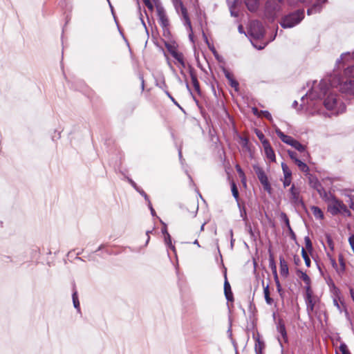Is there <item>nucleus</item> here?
Listing matches in <instances>:
<instances>
[{
    "label": "nucleus",
    "instance_id": "obj_1",
    "mask_svg": "<svg viewBox=\"0 0 354 354\" xmlns=\"http://www.w3.org/2000/svg\"><path fill=\"white\" fill-rule=\"evenodd\" d=\"M354 64L347 66L343 75H335L330 80L331 86L338 87L342 93L354 94Z\"/></svg>",
    "mask_w": 354,
    "mask_h": 354
},
{
    "label": "nucleus",
    "instance_id": "obj_2",
    "mask_svg": "<svg viewBox=\"0 0 354 354\" xmlns=\"http://www.w3.org/2000/svg\"><path fill=\"white\" fill-rule=\"evenodd\" d=\"M304 17V10L298 9L284 15L279 24L283 28H291L300 24Z\"/></svg>",
    "mask_w": 354,
    "mask_h": 354
},
{
    "label": "nucleus",
    "instance_id": "obj_3",
    "mask_svg": "<svg viewBox=\"0 0 354 354\" xmlns=\"http://www.w3.org/2000/svg\"><path fill=\"white\" fill-rule=\"evenodd\" d=\"M253 169L264 190L266 191L268 194H271L272 187L264 170L257 165H253Z\"/></svg>",
    "mask_w": 354,
    "mask_h": 354
},
{
    "label": "nucleus",
    "instance_id": "obj_4",
    "mask_svg": "<svg viewBox=\"0 0 354 354\" xmlns=\"http://www.w3.org/2000/svg\"><path fill=\"white\" fill-rule=\"evenodd\" d=\"M248 33L253 39H259L263 37L265 30L259 21H253L250 23Z\"/></svg>",
    "mask_w": 354,
    "mask_h": 354
},
{
    "label": "nucleus",
    "instance_id": "obj_5",
    "mask_svg": "<svg viewBox=\"0 0 354 354\" xmlns=\"http://www.w3.org/2000/svg\"><path fill=\"white\" fill-rule=\"evenodd\" d=\"M172 1L174 2V4L176 9H178V6L180 8L182 15L185 19V25L189 28V30L190 31V32L189 34V38L192 41H194L192 27V24H191V21H190L189 17L187 14V8L184 6L181 0H172Z\"/></svg>",
    "mask_w": 354,
    "mask_h": 354
},
{
    "label": "nucleus",
    "instance_id": "obj_6",
    "mask_svg": "<svg viewBox=\"0 0 354 354\" xmlns=\"http://www.w3.org/2000/svg\"><path fill=\"white\" fill-rule=\"evenodd\" d=\"M156 10L158 17V21L160 26L165 32H169L168 26H169V19L166 15L165 10L161 3L156 4Z\"/></svg>",
    "mask_w": 354,
    "mask_h": 354
},
{
    "label": "nucleus",
    "instance_id": "obj_7",
    "mask_svg": "<svg viewBox=\"0 0 354 354\" xmlns=\"http://www.w3.org/2000/svg\"><path fill=\"white\" fill-rule=\"evenodd\" d=\"M289 192L290 194L291 203L294 205L305 207V203L303 199L300 198V189L299 188H296L295 185H292L289 189Z\"/></svg>",
    "mask_w": 354,
    "mask_h": 354
},
{
    "label": "nucleus",
    "instance_id": "obj_8",
    "mask_svg": "<svg viewBox=\"0 0 354 354\" xmlns=\"http://www.w3.org/2000/svg\"><path fill=\"white\" fill-rule=\"evenodd\" d=\"M339 104L336 95L330 93L324 100V106L328 110H334Z\"/></svg>",
    "mask_w": 354,
    "mask_h": 354
},
{
    "label": "nucleus",
    "instance_id": "obj_9",
    "mask_svg": "<svg viewBox=\"0 0 354 354\" xmlns=\"http://www.w3.org/2000/svg\"><path fill=\"white\" fill-rule=\"evenodd\" d=\"M319 92L312 96L313 98H322L326 96L329 91V86L326 80H322L318 85Z\"/></svg>",
    "mask_w": 354,
    "mask_h": 354
},
{
    "label": "nucleus",
    "instance_id": "obj_10",
    "mask_svg": "<svg viewBox=\"0 0 354 354\" xmlns=\"http://www.w3.org/2000/svg\"><path fill=\"white\" fill-rule=\"evenodd\" d=\"M188 69H189V75H190V77L192 80L193 86H194L195 91L197 92V93L198 95H201V88H200V84H199V82L197 78L196 70L191 65H189Z\"/></svg>",
    "mask_w": 354,
    "mask_h": 354
},
{
    "label": "nucleus",
    "instance_id": "obj_11",
    "mask_svg": "<svg viewBox=\"0 0 354 354\" xmlns=\"http://www.w3.org/2000/svg\"><path fill=\"white\" fill-rule=\"evenodd\" d=\"M342 201L337 199L336 198H333V201L328 205V212H329L333 216L337 215L340 213Z\"/></svg>",
    "mask_w": 354,
    "mask_h": 354
},
{
    "label": "nucleus",
    "instance_id": "obj_12",
    "mask_svg": "<svg viewBox=\"0 0 354 354\" xmlns=\"http://www.w3.org/2000/svg\"><path fill=\"white\" fill-rule=\"evenodd\" d=\"M277 331L279 333L283 338L285 343L288 342V333L286 331L285 324L282 319H279L277 322Z\"/></svg>",
    "mask_w": 354,
    "mask_h": 354
},
{
    "label": "nucleus",
    "instance_id": "obj_13",
    "mask_svg": "<svg viewBox=\"0 0 354 354\" xmlns=\"http://www.w3.org/2000/svg\"><path fill=\"white\" fill-rule=\"evenodd\" d=\"M223 72L224 73L225 77L228 80L230 86L234 88L236 91H238L239 84L238 81L234 78L233 75L225 68H223Z\"/></svg>",
    "mask_w": 354,
    "mask_h": 354
},
{
    "label": "nucleus",
    "instance_id": "obj_14",
    "mask_svg": "<svg viewBox=\"0 0 354 354\" xmlns=\"http://www.w3.org/2000/svg\"><path fill=\"white\" fill-rule=\"evenodd\" d=\"M263 147L266 158L268 159H269L271 162H274L276 160V156H275L274 150L270 145V142L264 141Z\"/></svg>",
    "mask_w": 354,
    "mask_h": 354
},
{
    "label": "nucleus",
    "instance_id": "obj_15",
    "mask_svg": "<svg viewBox=\"0 0 354 354\" xmlns=\"http://www.w3.org/2000/svg\"><path fill=\"white\" fill-rule=\"evenodd\" d=\"M224 277H225L224 294H225L226 299L228 301H232L234 300L233 293H232V289H231L230 284V283H229V281H227V279L226 271L225 272Z\"/></svg>",
    "mask_w": 354,
    "mask_h": 354
},
{
    "label": "nucleus",
    "instance_id": "obj_16",
    "mask_svg": "<svg viewBox=\"0 0 354 354\" xmlns=\"http://www.w3.org/2000/svg\"><path fill=\"white\" fill-rule=\"evenodd\" d=\"M276 134L278 137L281 140V141L290 146L292 145L294 140H295L290 136L286 135L283 132H282L279 128L275 129Z\"/></svg>",
    "mask_w": 354,
    "mask_h": 354
},
{
    "label": "nucleus",
    "instance_id": "obj_17",
    "mask_svg": "<svg viewBox=\"0 0 354 354\" xmlns=\"http://www.w3.org/2000/svg\"><path fill=\"white\" fill-rule=\"evenodd\" d=\"M280 274L283 277H287L289 274L288 263L283 256L279 257Z\"/></svg>",
    "mask_w": 354,
    "mask_h": 354
},
{
    "label": "nucleus",
    "instance_id": "obj_18",
    "mask_svg": "<svg viewBox=\"0 0 354 354\" xmlns=\"http://www.w3.org/2000/svg\"><path fill=\"white\" fill-rule=\"evenodd\" d=\"M326 282L328 286L330 292L335 295H338L340 293L339 289L335 286L333 279L330 277L325 278Z\"/></svg>",
    "mask_w": 354,
    "mask_h": 354
},
{
    "label": "nucleus",
    "instance_id": "obj_19",
    "mask_svg": "<svg viewBox=\"0 0 354 354\" xmlns=\"http://www.w3.org/2000/svg\"><path fill=\"white\" fill-rule=\"evenodd\" d=\"M322 3L319 2V1H317L315 3L313 4L312 6H310L308 10H307V15H314V14H316V13H319L322 11Z\"/></svg>",
    "mask_w": 354,
    "mask_h": 354
},
{
    "label": "nucleus",
    "instance_id": "obj_20",
    "mask_svg": "<svg viewBox=\"0 0 354 354\" xmlns=\"http://www.w3.org/2000/svg\"><path fill=\"white\" fill-rule=\"evenodd\" d=\"M268 254H269V267L272 270V272H276L277 270V265L275 263L274 254L272 253V251L271 250V248L268 249Z\"/></svg>",
    "mask_w": 354,
    "mask_h": 354
},
{
    "label": "nucleus",
    "instance_id": "obj_21",
    "mask_svg": "<svg viewBox=\"0 0 354 354\" xmlns=\"http://www.w3.org/2000/svg\"><path fill=\"white\" fill-rule=\"evenodd\" d=\"M314 216L317 219H323L324 216L322 210L317 206L313 205L310 207Z\"/></svg>",
    "mask_w": 354,
    "mask_h": 354
},
{
    "label": "nucleus",
    "instance_id": "obj_22",
    "mask_svg": "<svg viewBox=\"0 0 354 354\" xmlns=\"http://www.w3.org/2000/svg\"><path fill=\"white\" fill-rule=\"evenodd\" d=\"M245 5L248 9L251 12L256 11L259 7V3L257 0H247Z\"/></svg>",
    "mask_w": 354,
    "mask_h": 354
},
{
    "label": "nucleus",
    "instance_id": "obj_23",
    "mask_svg": "<svg viewBox=\"0 0 354 354\" xmlns=\"http://www.w3.org/2000/svg\"><path fill=\"white\" fill-rule=\"evenodd\" d=\"M297 274L298 277L304 281L306 285H309L311 283L310 278L306 272L301 270H297Z\"/></svg>",
    "mask_w": 354,
    "mask_h": 354
},
{
    "label": "nucleus",
    "instance_id": "obj_24",
    "mask_svg": "<svg viewBox=\"0 0 354 354\" xmlns=\"http://www.w3.org/2000/svg\"><path fill=\"white\" fill-rule=\"evenodd\" d=\"M263 294L266 302L268 305L272 304L274 301L273 299L271 298L270 296L269 284H267L266 286L263 287Z\"/></svg>",
    "mask_w": 354,
    "mask_h": 354
},
{
    "label": "nucleus",
    "instance_id": "obj_25",
    "mask_svg": "<svg viewBox=\"0 0 354 354\" xmlns=\"http://www.w3.org/2000/svg\"><path fill=\"white\" fill-rule=\"evenodd\" d=\"M309 179V184L310 186L313 188L314 189H316L317 188H320V186L322 185V183L319 182L318 178L315 176H313L310 175V176L308 178Z\"/></svg>",
    "mask_w": 354,
    "mask_h": 354
},
{
    "label": "nucleus",
    "instance_id": "obj_26",
    "mask_svg": "<svg viewBox=\"0 0 354 354\" xmlns=\"http://www.w3.org/2000/svg\"><path fill=\"white\" fill-rule=\"evenodd\" d=\"M264 348V342L261 341L259 338L256 339L254 350L256 354H262V350Z\"/></svg>",
    "mask_w": 354,
    "mask_h": 354
},
{
    "label": "nucleus",
    "instance_id": "obj_27",
    "mask_svg": "<svg viewBox=\"0 0 354 354\" xmlns=\"http://www.w3.org/2000/svg\"><path fill=\"white\" fill-rule=\"evenodd\" d=\"M295 164L297 165L299 169L304 173H307L309 171V167L304 162H302L300 159L297 160V162Z\"/></svg>",
    "mask_w": 354,
    "mask_h": 354
},
{
    "label": "nucleus",
    "instance_id": "obj_28",
    "mask_svg": "<svg viewBox=\"0 0 354 354\" xmlns=\"http://www.w3.org/2000/svg\"><path fill=\"white\" fill-rule=\"evenodd\" d=\"M237 205L239 209L241 217L242 218L243 221H244L245 223H247L248 219L246 209H245V206L241 205L239 203H238Z\"/></svg>",
    "mask_w": 354,
    "mask_h": 354
},
{
    "label": "nucleus",
    "instance_id": "obj_29",
    "mask_svg": "<svg viewBox=\"0 0 354 354\" xmlns=\"http://www.w3.org/2000/svg\"><path fill=\"white\" fill-rule=\"evenodd\" d=\"M73 303L74 308L77 310V312L80 313V301L78 299L77 291H74L72 295Z\"/></svg>",
    "mask_w": 354,
    "mask_h": 354
},
{
    "label": "nucleus",
    "instance_id": "obj_30",
    "mask_svg": "<svg viewBox=\"0 0 354 354\" xmlns=\"http://www.w3.org/2000/svg\"><path fill=\"white\" fill-rule=\"evenodd\" d=\"M231 191H232V196L234 198V199L236 201L237 203H239V190H238V188H237L236 184L234 182H232L231 184Z\"/></svg>",
    "mask_w": 354,
    "mask_h": 354
},
{
    "label": "nucleus",
    "instance_id": "obj_31",
    "mask_svg": "<svg viewBox=\"0 0 354 354\" xmlns=\"http://www.w3.org/2000/svg\"><path fill=\"white\" fill-rule=\"evenodd\" d=\"M291 147L295 148L296 150H297L299 152H304L306 151V147L301 144L298 140H295L293 143L292 144Z\"/></svg>",
    "mask_w": 354,
    "mask_h": 354
},
{
    "label": "nucleus",
    "instance_id": "obj_32",
    "mask_svg": "<svg viewBox=\"0 0 354 354\" xmlns=\"http://www.w3.org/2000/svg\"><path fill=\"white\" fill-rule=\"evenodd\" d=\"M164 239H165V243L167 246V248H169V249H171V250L175 252L176 248H175V246L171 243V237L170 234H167V235H165V236L164 237Z\"/></svg>",
    "mask_w": 354,
    "mask_h": 354
},
{
    "label": "nucleus",
    "instance_id": "obj_33",
    "mask_svg": "<svg viewBox=\"0 0 354 354\" xmlns=\"http://www.w3.org/2000/svg\"><path fill=\"white\" fill-rule=\"evenodd\" d=\"M301 253L302 258L304 260L306 266L307 267H310V263H311L310 259L308 254H307L306 250L304 248H301Z\"/></svg>",
    "mask_w": 354,
    "mask_h": 354
},
{
    "label": "nucleus",
    "instance_id": "obj_34",
    "mask_svg": "<svg viewBox=\"0 0 354 354\" xmlns=\"http://www.w3.org/2000/svg\"><path fill=\"white\" fill-rule=\"evenodd\" d=\"M307 311L309 313L310 311H313L315 306V302L312 298H305Z\"/></svg>",
    "mask_w": 354,
    "mask_h": 354
},
{
    "label": "nucleus",
    "instance_id": "obj_35",
    "mask_svg": "<svg viewBox=\"0 0 354 354\" xmlns=\"http://www.w3.org/2000/svg\"><path fill=\"white\" fill-rule=\"evenodd\" d=\"M281 168H282V171H283L284 177L288 178V177L292 176V171H290L288 166L286 163H284V162L281 163Z\"/></svg>",
    "mask_w": 354,
    "mask_h": 354
},
{
    "label": "nucleus",
    "instance_id": "obj_36",
    "mask_svg": "<svg viewBox=\"0 0 354 354\" xmlns=\"http://www.w3.org/2000/svg\"><path fill=\"white\" fill-rule=\"evenodd\" d=\"M165 93L176 106H177L183 112L185 113V109L178 103L167 90H165Z\"/></svg>",
    "mask_w": 354,
    "mask_h": 354
},
{
    "label": "nucleus",
    "instance_id": "obj_37",
    "mask_svg": "<svg viewBox=\"0 0 354 354\" xmlns=\"http://www.w3.org/2000/svg\"><path fill=\"white\" fill-rule=\"evenodd\" d=\"M280 219L285 223V225L286 226L287 228L290 227L289 218L285 212H281Z\"/></svg>",
    "mask_w": 354,
    "mask_h": 354
},
{
    "label": "nucleus",
    "instance_id": "obj_38",
    "mask_svg": "<svg viewBox=\"0 0 354 354\" xmlns=\"http://www.w3.org/2000/svg\"><path fill=\"white\" fill-rule=\"evenodd\" d=\"M304 242H305V245H306V248L307 249V250L309 252H311L313 250V244H312L311 240L308 236H306L304 237Z\"/></svg>",
    "mask_w": 354,
    "mask_h": 354
},
{
    "label": "nucleus",
    "instance_id": "obj_39",
    "mask_svg": "<svg viewBox=\"0 0 354 354\" xmlns=\"http://www.w3.org/2000/svg\"><path fill=\"white\" fill-rule=\"evenodd\" d=\"M235 167H236V170L237 173L239 174V176L241 178L242 183L245 185V181H246L245 175L243 169L239 165H236Z\"/></svg>",
    "mask_w": 354,
    "mask_h": 354
},
{
    "label": "nucleus",
    "instance_id": "obj_40",
    "mask_svg": "<svg viewBox=\"0 0 354 354\" xmlns=\"http://www.w3.org/2000/svg\"><path fill=\"white\" fill-rule=\"evenodd\" d=\"M325 236H326V242H327V244H328L329 248L330 249L331 251H333L334 250V243H333V240L330 234L326 233L325 234Z\"/></svg>",
    "mask_w": 354,
    "mask_h": 354
},
{
    "label": "nucleus",
    "instance_id": "obj_41",
    "mask_svg": "<svg viewBox=\"0 0 354 354\" xmlns=\"http://www.w3.org/2000/svg\"><path fill=\"white\" fill-rule=\"evenodd\" d=\"M339 348L342 354H351L345 342H341Z\"/></svg>",
    "mask_w": 354,
    "mask_h": 354
},
{
    "label": "nucleus",
    "instance_id": "obj_42",
    "mask_svg": "<svg viewBox=\"0 0 354 354\" xmlns=\"http://www.w3.org/2000/svg\"><path fill=\"white\" fill-rule=\"evenodd\" d=\"M255 133H256V136L259 139V140L261 141V142L262 143V145H263V142L264 141H269L268 140H267L265 138V136H264V134L263 133V132L261 131H260L259 129H256L255 130Z\"/></svg>",
    "mask_w": 354,
    "mask_h": 354
},
{
    "label": "nucleus",
    "instance_id": "obj_43",
    "mask_svg": "<svg viewBox=\"0 0 354 354\" xmlns=\"http://www.w3.org/2000/svg\"><path fill=\"white\" fill-rule=\"evenodd\" d=\"M171 56L178 62L184 59V55L182 53L178 52V50L175 52H172Z\"/></svg>",
    "mask_w": 354,
    "mask_h": 354
},
{
    "label": "nucleus",
    "instance_id": "obj_44",
    "mask_svg": "<svg viewBox=\"0 0 354 354\" xmlns=\"http://www.w3.org/2000/svg\"><path fill=\"white\" fill-rule=\"evenodd\" d=\"M341 208H340V213L341 212H343L347 216H351V211L347 208L346 205H344L342 203H341Z\"/></svg>",
    "mask_w": 354,
    "mask_h": 354
},
{
    "label": "nucleus",
    "instance_id": "obj_45",
    "mask_svg": "<svg viewBox=\"0 0 354 354\" xmlns=\"http://www.w3.org/2000/svg\"><path fill=\"white\" fill-rule=\"evenodd\" d=\"M239 0H226L227 5L229 9L236 8L237 6Z\"/></svg>",
    "mask_w": 354,
    "mask_h": 354
},
{
    "label": "nucleus",
    "instance_id": "obj_46",
    "mask_svg": "<svg viewBox=\"0 0 354 354\" xmlns=\"http://www.w3.org/2000/svg\"><path fill=\"white\" fill-rule=\"evenodd\" d=\"M306 297L305 298H312L313 297V291L311 290L310 284L306 285Z\"/></svg>",
    "mask_w": 354,
    "mask_h": 354
},
{
    "label": "nucleus",
    "instance_id": "obj_47",
    "mask_svg": "<svg viewBox=\"0 0 354 354\" xmlns=\"http://www.w3.org/2000/svg\"><path fill=\"white\" fill-rule=\"evenodd\" d=\"M315 190L317 192V193L319 194L321 197H325L327 196L326 192L322 185L320 186V188H317Z\"/></svg>",
    "mask_w": 354,
    "mask_h": 354
},
{
    "label": "nucleus",
    "instance_id": "obj_48",
    "mask_svg": "<svg viewBox=\"0 0 354 354\" xmlns=\"http://www.w3.org/2000/svg\"><path fill=\"white\" fill-rule=\"evenodd\" d=\"M165 47L167 49V50L169 52L171 55H172V52H175L177 50L176 47L170 44L168 42H165Z\"/></svg>",
    "mask_w": 354,
    "mask_h": 354
},
{
    "label": "nucleus",
    "instance_id": "obj_49",
    "mask_svg": "<svg viewBox=\"0 0 354 354\" xmlns=\"http://www.w3.org/2000/svg\"><path fill=\"white\" fill-rule=\"evenodd\" d=\"M287 152H288V154L289 157H290L292 160H294V162H297V160H299V158H297V153H296V152H295V151H292V150H290V149H288Z\"/></svg>",
    "mask_w": 354,
    "mask_h": 354
},
{
    "label": "nucleus",
    "instance_id": "obj_50",
    "mask_svg": "<svg viewBox=\"0 0 354 354\" xmlns=\"http://www.w3.org/2000/svg\"><path fill=\"white\" fill-rule=\"evenodd\" d=\"M261 114L264 118H266V119H268L270 121H271L272 120V117L271 115V113L268 111H266V110L261 111Z\"/></svg>",
    "mask_w": 354,
    "mask_h": 354
},
{
    "label": "nucleus",
    "instance_id": "obj_51",
    "mask_svg": "<svg viewBox=\"0 0 354 354\" xmlns=\"http://www.w3.org/2000/svg\"><path fill=\"white\" fill-rule=\"evenodd\" d=\"M339 264L341 266L342 270L344 271L345 268H346V265H345V263H344V257H342V254H340L339 256Z\"/></svg>",
    "mask_w": 354,
    "mask_h": 354
},
{
    "label": "nucleus",
    "instance_id": "obj_52",
    "mask_svg": "<svg viewBox=\"0 0 354 354\" xmlns=\"http://www.w3.org/2000/svg\"><path fill=\"white\" fill-rule=\"evenodd\" d=\"M288 230L289 232V234H290V239L292 240L296 241L297 236H296L295 233L292 230L291 226L290 227H288Z\"/></svg>",
    "mask_w": 354,
    "mask_h": 354
},
{
    "label": "nucleus",
    "instance_id": "obj_53",
    "mask_svg": "<svg viewBox=\"0 0 354 354\" xmlns=\"http://www.w3.org/2000/svg\"><path fill=\"white\" fill-rule=\"evenodd\" d=\"M291 183V177H284V180H283V187H288Z\"/></svg>",
    "mask_w": 354,
    "mask_h": 354
},
{
    "label": "nucleus",
    "instance_id": "obj_54",
    "mask_svg": "<svg viewBox=\"0 0 354 354\" xmlns=\"http://www.w3.org/2000/svg\"><path fill=\"white\" fill-rule=\"evenodd\" d=\"M127 180V181L130 183V185L134 188V189H136L138 188L137 184L129 177L126 176L125 177Z\"/></svg>",
    "mask_w": 354,
    "mask_h": 354
},
{
    "label": "nucleus",
    "instance_id": "obj_55",
    "mask_svg": "<svg viewBox=\"0 0 354 354\" xmlns=\"http://www.w3.org/2000/svg\"><path fill=\"white\" fill-rule=\"evenodd\" d=\"M145 6L151 10H153V6L150 0H142Z\"/></svg>",
    "mask_w": 354,
    "mask_h": 354
},
{
    "label": "nucleus",
    "instance_id": "obj_56",
    "mask_svg": "<svg viewBox=\"0 0 354 354\" xmlns=\"http://www.w3.org/2000/svg\"><path fill=\"white\" fill-rule=\"evenodd\" d=\"M248 232L252 239L255 240L256 237L250 225L248 226Z\"/></svg>",
    "mask_w": 354,
    "mask_h": 354
},
{
    "label": "nucleus",
    "instance_id": "obj_57",
    "mask_svg": "<svg viewBox=\"0 0 354 354\" xmlns=\"http://www.w3.org/2000/svg\"><path fill=\"white\" fill-rule=\"evenodd\" d=\"M348 242L354 253V235H351L349 236Z\"/></svg>",
    "mask_w": 354,
    "mask_h": 354
},
{
    "label": "nucleus",
    "instance_id": "obj_58",
    "mask_svg": "<svg viewBox=\"0 0 354 354\" xmlns=\"http://www.w3.org/2000/svg\"><path fill=\"white\" fill-rule=\"evenodd\" d=\"M161 223L163 225V227H162L161 231H162V234L164 235V237H165V235H167V234H169V232L167 231V225L165 223H163L162 221H161Z\"/></svg>",
    "mask_w": 354,
    "mask_h": 354
},
{
    "label": "nucleus",
    "instance_id": "obj_59",
    "mask_svg": "<svg viewBox=\"0 0 354 354\" xmlns=\"http://www.w3.org/2000/svg\"><path fill=\"white\" fill-rule=\"evenodd\" d=\"M230 12V15L234 17H237L239 16V12L235 10V8L229 9Z\"/></svg>",
    "mask_w": 354,
    "mask_h": 354
},
{
    "label": "nucleus",
    "instance_id": "obj_60",
    "mask_svg": "<svg viewBox=\"0 0 354 354\" xmlns=\"http://www.w3.org/2000/svg\"><path fill=\"white\" fill-rule=\"evenodd\" d=\"M330 263H331L333 268L334 269H335L336 270H337L338 267H337V264L335 259L334 258H330Z\"/></svg>",
    "mask_w": 354,
    "mask_h": 354
},
{
    "label": "nucleus",
    "instance_id": "obj_61",
    "mask_svg": "<svg viewBox=\"0 0 354 354\" xmlns=\"http://www.w3.org/2000/svg\"><path fill=\"white\" fill-rule=\"evenodd\" d=\"M148 207H149V209H150L151 216H156V212H155L154 209L153 208L151 203H149V204L148 205Z\"/></svg>",
    "mask_w": 354,
    "mask_h": 354
},
{
    "label": "nucleus",
    "instance_id": "obj_62",
    "mask_svg": "<svg viewBox=\"0 0 354 354\" xmlns=\"http://www.w3.org/2000/svg\"><path fill=\"white\" fill-rule=\"evenodd\" d=\"M252 113L254 115L260 116L261 111H259L258 109L256 107L252 108Z\"/></svg>",
    "mask_w": 354,
    "mask_h": 354
},
{
    "label": "nucleus",
    "instance_id": "obj_63",
    "mask_svg": "<svg viewBox=\"0 0 354 354\" xmlns=\"http://www.w3.org/2000/svg\"><path fill=\"white\" fill-rule=\"evenodd\" d=\"M135 190L138 192L142 196H143L145 194V192L140 187H138V188Z\"/></svg>",
    "mask_w": 354,
    "mask_h": 354
},
{
    "label": "nucleus",
    "instance_id": "obj_64",
    "mask_svg": "<svg viewBox=\"0 0 354 354\" xmlns=\"http://www.w3.org/2000/svg\"><path fill=\"white\" fill-rule=\"evenodd\" d=\"M241 140L243 141V146L246 147L248 144V139L247 138H241Z\"/></svg>",
    "mask_w": 354,
    "mask_h": 354
}]
</instances>
